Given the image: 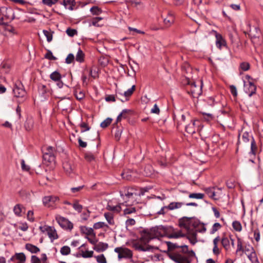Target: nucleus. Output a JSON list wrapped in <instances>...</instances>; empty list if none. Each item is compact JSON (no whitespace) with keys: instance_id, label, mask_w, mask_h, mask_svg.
Returning <instances> with one entry per match:
<instances>
[{"instance_id":"nucleus-48","label":"nucleus","mask_w":263,"mask_h":263,"mask_svg":"<svg viewBox=\"0 0 263 263\" xmlns=\"http://www.w3.org/2000/svg\"><path fill=\"white\" fill-rule=\"evenodd\" d=\"M240 68L243 71H247L250 68V64L248 62H242L240 65Z\"/></svg>"},{"instance_id":"nucleus-10","label":"nucleus","mask_w":263,"mask_h":263,"mask_svg":"<svg viewBox=\"0 0 263 263\" xmlns=\"http://www.w3.org/2000/svg\"><path fill=\"white\" fill-rule=\"evenodd\" d=\"M13 92L15 97L20 98H23L26 94L23 85L20 82L15 83L13 89Z\"/></svg>"},{"instance_id":"nucleus-17","label":"nucleus","mask_w":263,"mask_h":263,"mask_svg":"<svg viewBox=\"0 0 263 263\" xmlns=\"http://www.w3.org/2000/svg\"><path fill=\"white\" fill-rule=\"evenodd\" d=\"M197 123H199L198 121H194L191 122L185 127V130L187 133L190 134H193L196 132V129H198Z\"/></svg>"},{"instance_id":"nucleus-57","label":"nucleus","mask_w":263,"mask_h":263,"mask_svg":"<svg viewBox=\"0 0 263 263\" xmlns=\"http://www.w3.org/2000/svg\"><path fill=\"white\" fill-rule=\"evenodd\" d=\"M43 3L49 6H51L52 5L55 4L58 0H42Z\"/></svg>"},{"instance_id":"nucleus-36","label":"nucleus","mask_w":263,"mask_h":263,"mask_svg":"<svg viewBox=\"0 0 263 263\" xmlns=\"http://www.w3.org/2000/svg\"><path fill=\"white\" fill-rule=\"evenodd\" d=\"M60 252L63 255H67L70 253V249L68 246H65L61 248Z\"/></svg>"},{"instance_id":"nucleus-63","label":"nucleus","mask_w":263,"mask_h":263,"mask_svg":"<svg viewBox=\"0 0 263 263\" xmlns=\"http://www.w3.org/2000/svg\"><path fill=\"white\" fill-rule=\"evenodd\" d=\"M135 220L133 218L128 219L126 221V224L127 226H134L135 224Z\"/></svg>"},{"instance_id":"nucleus-31","label":"nucleus","mask_w":263,"mask_h":263,"mask_svg":"<svg viewBox=\"0 0 263 263\" xmlns=\"http://www.w3.org/2000/svg\"><path fill=\"white\" fill-rule=\"evenodd\" d=\"M247 256L252 263H259L255 251L249 253V254H248Z\"/></svg>"},{"instance_id":"nucleus-60","label":"nucleus","mask_w":263,"mask_h":263,"mask_svg":"<svg viewBox=\"0 0 263 263\" xmlns=\"http://www.w3.org/2000/svg\"><path fill=\"white\" fill-rule=\"evenodd\" d=\"M21 167L23 171H28L30 169L29 166L25 164L24 160H21Z\"/></svg>"},{"instance_id":"nucleus-26","label":"nucleus","mask_w":263,"mask_h":263,"mask_svg":"<svg viewBox=\"0 0 263 263\" xmlns=\"http://www.w3.org/2000/svg\"><path fill=\"white\" fill-rule=\"evenodd\" d=\"M25 248L32 253H36L40 251V249L38 247L30 243H27Z\"/></svg>"},{"instance_id":"nucleus-28","label":"nucleus","mask_w":263,"mask_h":263,"mask_svg":"<svg viewBox=\"0 0 263 263\" xmlns=\"http://www.w3.org/2000/svg\"><path fill=\"white\" fill-rule=\"evenodd\" d=\"M187 233H188V236H187L188 239H189V240L192 244L194 245L197 242V240H196L197 233H196V232L193 230L192 231H190V232H187Z\"/></svg>"},{"instance_id":"nucleus-18","label":"nucleus","mask_w":263,"mask_h":263,"mask_svg":"<svg viewBox=\"0 0 263 263\" xmlns=\"http://www.w3.org/2000/svg\"><path fill=\"white\" fill-rule=\"evenodd\" d=\"M63 168L67 174L70 175L74 172V166L71 162L65 161L63 164Z\"/></svg>"},{"instance_id":"nucleus-39","label":"nucleus","mask_w":263,"mask_h":263,"mask_svg":"<svg viewBox=\"0 0 263 263\" xmlns=\"http://www.w3.org/2000/svg\"><path fill=\"white\" fill-rule=\"evenodd\" d=\"M90 12L93 15H99L101 13L102 10L97 6H94L90 8Z\"/></svg>"},{"instance_id":"nucleus-14","label":"nucleus","mask_w":263,"mask_h":263,"mask_svg":"<svg viewBox=\"0 0 263 263\" xmlns=\"http://www.w3.org/2000/svg\"><path fill=\"white\" fill-rule=\"evenodd\" d=\"M244 90L245 92L250 97L255 93L256 87L252 82H249L246 83L244 82Z\"/></svg>"},{"instance_id":"nucleus-6","label":"nucleus","mask_w":263,"mask_h":263,"mask_svg":"<svg viewBox=\"0 0 263 263\" xmlns=\"http://www.w3.org/2000/svg\"><path fill=\"white\" fill-rule=\"evenodd\" d=\"M115 252L118 253V258L119 260L123 258H132L133 257L132 251L125 247H117L114 250Z\"/></svg>"},{"instance_id":"nucleus-62","label":"nucleus","mask_w":263,"mask_h":263,"mask_svg":"<svg viewBox=\"0 0 263 263\" xmlns=\"http://www.w3.org/2000/svg\"><path fill=\"white\" fill-rule=\"evenodd\" d=\"M45 57L51 60H55L56 59V58L53 55L52 53L50 51H48L47 52Z\"/></svg>"},{"instance_id":"nucleus-11","label":"nucleus","mask_w":263,"mask_h":263,"mask_svg":"<svg viewBox=\"0 0 263 263\" xmlns=\"http://www.w3.org/2000/svg\"><path fill=\"white\" fill-rule=\"evenodd\" d=\"M190 92L192 96L194 98L198 97L202 93V83L198 82V84L196 82H192L191 83Z\"/></svg>"},{"instance_id":"nucleus-2","label":"nucleus","mask_w":263,"mask_h":263,"mask_svg":"<svg viewBox=\"0 0 263 263\" xmlns=\"http://www.w3.org/2000/svg\"><path fill=\"white\" fill-rule=\"evenodd\" d=\"M121 199L120 200V204L122 206L133 205L135 202V197L138 194L133 188L124 187L120 191Z\"/></svg>"},{"instance_id":"nucleus-30","label":"nucleus","mask_w":263,"mask_h":263,"mask_svg":"<svg viewBox=\"0 0 263 263\" xmlns=\"http://www.w3.org/2000/svg\"><path fill=\"white\" fill-rule=\"evenodd\" d=\"M126 208L123 210V214L126 216L128 214L135 213L136 212L135 207L132 206V205L126 206Z\"/></svg>"},{"instance_id":"nucleus-32","label":"nucleus","mask_w":263,"mask_h":263,"mask_svg":"<svg viewBox=\"0 0 263 263\" xmlns=\"http://www.w3.org/2000/svg\"><path fill=\"white\" fill-rule=\"evenodd\" d=\"M84 53L82 50L79 49L76 57V60L80 63L84 61Z\"/></svg>"},{"instance_id":"nucleus-1","label":"nucleus","mask_w":263,"mask_h":263,"mask_svg":"<svg viewBox=\"0 0 263 263\" xmlns=\"http://www.w3.org/2000/svg\"><path fill=\"white\" fill-rule=\"evenodd\" d=\"M166 227L162 226L153 227L151 229L144 230L141 232V237L138 243L135 244L137 250L141 251L150 250L151 247L147 245L150 240L153 239L164 237L166 235Z\"/></svg>"},{"instance_id":"nucleus-23","label":"nucleus","mask_w":263,"mask_h":263,"mask_svg":"<svg viewBox=\"0 0 263 263\" xmlns=\"http://www.w3.org/2000/svg\"><path fill=\"white\" fill-rule=\"evenodd\" d=\"M14 214L17 216H22V213L24 212V208L21 204H16L13 208Z\"/></svg>"},{"instance_id":"nucleus-64","label":"nucleus","mask_w":263,"mask_h":263,"mask_svg":"<svg viewBox=\"0 0 263 263\" xmlns=\"http://www.w3.org/2000/svg\"><path fill=\"white\" fill-rule=\"evenodd\" d=\"M31 263H41V260L37 256L33 255L31 257Z\"/></svg>"},{"instance_id":"nucleus-56","label":"nucleus","mask_w":263,"mask_h":263,"mask_svg":"<svg viewBox=\"0 0 263 263\" xmlns=\"http://www.w3.org/2000/svg\"><path fill=\"white\" fill-rule=\"evenodd\" d=\"M85 158L88 161H91L95 159L94 156L91 153H86L85 154Z\"/></svg>"},{"instance_id":"nucleus-54","label":"nucleus","mask_w":263,"mask_h":263,"mask_svg":"<svg viewBox=\"0 0 263 263\" xmlns=\"http://www.w3.org/2000/svg\"><path fill=\"white\" fill-rule=\"evenodd\" d=\"M256 150V145L254 140L253 139L251 141V153L253 155L255 154Z\"/></svg>"},{"instance_id":"nucleus-7","label":"nucleus","mask_w":263,"mask_h":263,"mask_svg":"<svg viewBox=\"0 0 263 263\" xmlns=\"http://www.w3.org/2000/svg\"><path fill=\"white\" fill-rule=\"evenodd\" d=\"M55 220L61 228L71 231L73 229V224L68 219L60 215L55 216Z\"/></svg>"},{"instance_id":"nucleus-50","label":"nucleus","mask_w":263,"mask_h":263,"mask_svg":"<svg viewBox=\"0 0 263 263\" xmlns=\"http://www.w3.org/2000/svg\"><path fill=\"white\" fill-rule=\"evenodd\" d=\"M66 32L68 36L72 37L75 34H77V31L75 29H71V28H69L67 29Z\"/></svg>"},{"instance_id":"nucleus-20","label":"nucleus","mask_w":263,"mask_h":263,"mask_svg":"<svg viewBox=\"0 0 263 263\" xmlns=\"http://www.w3.org/2000/svg\"><path fill=\"white\" fill-rule=\"evenodd\" d=\"M108 248V245L104 242H99L93 247V250L97 252H100L105 251Z\"/></svg>"},{"instance_id":"nucleus-41","label":"nucleus","mask_w":263,"mask_h":263,"mask_svg":"<svg viewBox=\"0 0 263 263\" xmlns=\"http://www.w3.org/2000/svg\"><path fill=\"white\" fill-rule=\"evenodd\" d=\"M189 197L190 198L202 199L204 197V194L202 193H191Z\"/></svg>"},{"instance_id":"nucleus-44","label":"nucleus","mask_w":263,"mask_h":263,"mask_svg":"<svg viewBox=\"0 0 263 263\" xmlns=\"http://www.w3.org/2000/svg\"><path fill=\"white\" fill-rule=\"evenodd\" d=\"M241 140L244 143H247L249 141V133L245 132L242 133Z\"/></svg>"},{"instance_id":"nucleus-55","label":"nucleus","mask_w":263,"mask_h":263,"mask_svg":"<svg viewBox=\"0 0 263 263\" xmlns=\"http://www.w3.org/2000/svg\"><path fill=\"white\" fill-rule=\"evenodd\" d=\"M27 218V219L31 222H33L34 221V218L33 217V212L32 211L30 210L28 212Z\"/></svg>"},{"instance_id":"nucleus-5","label":"nucleus","mask_w":263,"mask_h":263,"mask_svg":"<svg viewBox=\"0 0 263 263\" xmlns=\"http://www.w3.org/2000/svg\"><path fill=\"white\" fill-rule=\"evenodd\" d=\"M39 229L42 233L47 234L51 242L58 238L57 231L53 227L44 226L40 227Z\"/></svg>"},{"instance_id":"nucleus-12","label":"nucleus","mask_w":263,"mask_h":263,"mask_svg":"<svg viewBox=\"0 0 263 263\" xmlns=\"http://www.w3.org/2000/svg\"><path fill=\"white\" fill-rule=\"evenodd\" d=\"M184 235L182 233L181 231L178 230L176 231L172 227H166V235L169 238H178L181 237H183Z\"/></svg>"},{"instance_id":"nucleus-21","label":"nucleus","mask_w":263,"mask_h":263,"mask_svg":"<svg viewBox=\"0 0 263 263\" xmlns=\"http://www.w3.org/2000/svg\"><path fill=\"white\" fill-rule=\"evenodd\" d=\"M184 204V203L181 202H172L167 206V208L170 210H174L181 208Z\"/></svg>"},{"instance_id":"nucleus-3","label":"nucleus","mask_w":263,"mask_h":263,"mask_svg":"<svg viewBox=\"0 0 263 263\" xmlns=\"http://www.w3.org/2000/svg\"><path fill=\"white\" fill-rule=\"evenodd\" d=\"M198 223L199 221L193 217H184L179 221V226L184 228L187 232L192 231L198 226Z\"/></svg>"},{"instance_id":"nucleus-13","label":"nucleus","mask_w":263,"mask_h":263,"mask_svg":"<svg viewBox=\"0 0 263 263\" xmlns=\"http://www.w3.org/2000/svg\"><path fill=\"white\" fill-rule=\"evenodd\" d=\"M59 200L57 196H48L43 198V204L47 207H54V204Z\"/></svg>"},{"instance_id":"nucleus-35","label":"nucleus","mask_w":263,"mask_h":263,"mask_svg":"<svg viewBox=\"0 0 263 263\" xmlns=\"http://www.w3.org/2000/svg\"><path fill=\"white\" fill-rule=\"evenodd\" d=\"M221 225L218 222L215 223L211 230L210 233L213 234L221 228Z\"/></svg>"},{"instance_id":"nucleus-29","label":"nucleus","mask_w":263,"mask_h":263,"mask_svg":"<svg viewBox=\"0 0 263 263\" xmlns=\"http://www.w3.org/2000/svg\"><path fill=\"white\" fill-rule=\"evenodd\" d=\"M104 217L110 225H114L115 223L114 219V215L110 212H107L104 213Z\"/></svg>"},{"instance_id":"nucleus-27","label":"nucleus","mask_w":263,"mask_h":263,"mask_svg":"<svg viewBox=\"0 0 263 263\" xmlns=\"http://www.w3.org/2000/svg\"><path fill=\"white\" fill-rule=\"evenodd\" d=\"M80 230L81 233L87 235H93V230L91 228H88L86 226H82L80 228Z\"/></svg>"},{"instance_id":"nucleus-59","label":"nucleus","mask_w":263,"mask_h":263,"mask_svg":"<svg viewBox=\"0 0 263 263\" xmlns=\"http://www.w3.org/2000/svg\"><path fill=\"white\" fill-rule=\"evenodd\" d=\"M151 113L156 114L158 115L160 112V109L156 104H155L153 107L151 109Z\"/></svg>"},{"instance_id":"nucleus-49","label":"nucleus","mask_w":263,"mask_h":263,"mask_svg":"<svg viewBox=\"0 0 263 263\" xmlns=\"http://www.w3.org/2000/svg\"><path fill=\"white\" fill-rule=\"evenodd\" d=\"M254 251L255 250L253 247L250 246H245L243 249V253H245L246 255H247L248 254H249V253Z\"/></svg>"},{"instance_id":"nucleus-37","label":"nucleus","mask_w":263,"mask_h":263,"mask_svg":"<svg viewBox=\"0 0 263 263\" xmlns=\"http://www.w3.org/2000/svg\"><path fill=\"white\" fill-rule=\"evenodd\" d=\"M74 96L77 99L79 100L83 99L85 97L84 93L82 91L80 90L79 91L77 90H75Z\"/></svg>"},{"instance_id":"nucleus-34","label":"nucleus","mask_w":263,"mask_h":263,"mask_svg":"<svg viewBox=\"0 0 263 263\" xmlns=\"http://www.w3.org/2000/svg\"><path fill=\"white\" fill-rule=\"evenodd\" d=\"M232 227L233 229L238 232H240L242 230V226L240 222L238 221H234L232 223Z\"/></svg>"},{"instance_id":"nucleus-16","label":"nucleus","mask_w":263,"mask_h":263,"mask_svg":"<svg viewBox=\"0 0 263 263\" xmlns=\"http://www.w3.org/2000/svg\"><path fill=\"white\" fill-rule=\"evenodd\" d=\"M230 239L231 235H224L221 239V245L226 251L231 250Z\"/></svg>"},{"instance_id":"nucleus-4","label":"nucleus","mask_w":263,"mask_h":263,"mask_svg":"<svg viewBox=\"0 0 263 263\" xmlns=\"http://www.w3.org/2000/svg\"><path fill=\"white\" fill-rule=\"evenodd\" d=\"M14 17V13L11 8L5 7L0 8V25L7 23Z\"/></svg>"},{"instance_id":"nucleus-24","label":"nucleus","mask_w":263,"mask_h":263,"mask_svg":"<svg viewBox=\"0 0 263 263\" xmlns=\"http://www.w3.org/2000/svg\"><path fill=\"white\" fill-rule=\"evenodd\" d=\"M43 159L45 161L52 162L54 161V156L51 153H45L43 154Z\"/></svg>"},{"instance_id":"nucleus-38","label":"nucleus","mask_w":263,"mask_h":263,"mask_svg":"<svg viewBox=\"0 0 263 263\" xmlns=\"http://www.w3.org/2000/svg\"><path fill=\"white\" fill-rule=\"evenodd\" d=\"M98 263H107L106 258L103 254L95 256Z\"/></svg>"},{"instance_id":"nucleus-53","label":"nucleus","mask_w":263,"mask_h":263,"mask_svg":"<svg viewBox=\"0 0 263 263\" xmlns=\"http://www.w3.org/2000/svg\"><path fill=\"white\" fill-rule=\"evenodd\" d=\"M214 191V188L209 187V188H206L205 189V193L211 198H212V197H213Z\"/></svg>"},{"instance_id":"nucleus-9","label":"nucleus","mask_w":263,"mask_h":263,"mask_svg":"<svg viewBox=\"0 0 263 263\" xmlns=\"http://www.w3.org/2000/svg\"><path fill=\"white\" fill-rule=\"evenodd\" d=\"M136 88L135 85H133L132 87L128 89L127 91H125L123 93L121 92H116V98L120 100L121 102H124L127 101L129 98L132 95Z\"/></svg>"},{"instance_id":"nucleus-51","label":"nucleus","mask_w":263,"mask_h":263,"mask_svg":"<svg viewBox=\"0 0 263 263\" xmlns=\"http://www.w3.org/2000/svg\"><path fill=\"white\" fill-rule=\"evenodd\" d=\"M218 190L219 191V192L214 191L213 197H212V198L214 200H218L221 197V189L220 188H218Z\"/></svg>"},{"instance_id":"nucleus-15","label":"nucleus","mask_w":263,"mask_h":263,"mask_svg":"<svg viewBox=\"0 0 263 263\" xmlns=\"http://www.w3.org/2000/svg\"><path fill=\"white\" fill-rule=\"evenodd\" d=\"M212 32L215 36L216 45L217 48L221 49L222 46H226V42L220 34L217 33L215 30H212Z\"/></svg>"},{"instance_id":"nucleus-22","label":"nucleus","mask_w":263,"mask_h":263,"mask_svg":"<svg viewBox=\"0 0 263 263\" xmlns=\"http://www.w3.org/2000/svg\"><path fill=\"white\" fill-rule=\"evenodd\" d=\"M15 259L18 260L17 263H24L26 260V256L23 253H16L11 258V260H14Z\"/></svg>"},{"instance_id":"nucleus-61","label":"nucleus","mask_w":263,"mask_h":263,"mask_svg":"<svg viewBox=\"0 0 263 263\" xmlns=\"http://www.w3.org/2000/svg\"><path fill=\"white\" fill-rule=\"evenodd\" d=\"M93 235L92 237H86V238L90 242V243H91L92 245H95V246L97 242V240L95 237V234H93V235Z\"/></svg>"},{"instance_id":"nucleus-58","label":"nucleus","mask_w":263,"mask_h":263,"mask_svg":"<svg viewBox=\"0 0 263 263\" xmlns=\"http://www.w3.org/2000/svg\"><path fill=\"white\" fill-rule=\"evenodd\" d=\"M73 208L77 211L80 212L82 209V206L78 202H75L72 204Z\"/></svg>"},{"instance_id":"nucleus-47","label":"nucleus","mask_w":263,"mask_h":263,"mask_svg":"<svg viewBox=\"0 0 263 263\" xmlns=\"http://www.w3.org/2000/svg\"><path fill=\"white\" fill-rule=\"evenodd\" d=\"M93 252L92 251H86L82 252V256L84 258H89L93 256Z\"/></svg>"},{"instance_id":"nucleus-45","label":"nucleus","mask_w":263,"mask_h":263,"mask_svg":"<svg viewBox=\"0 0 263 263\" xmlns=\"http://www.w3.org/2000/svg\"><path fill=\"white\" fill-rule=\"evenodd\" d=\"M89 216L90 212L88 210H85L81 214V218L83 220H86Z\"/></svg>"},{"instance_id":"nucleus-46","label":"nucleus","mask_w":263,"mask_h":263,"mask_svg":"<svg viewBox=\"0 0 263 263\" xmlns=\"http://www.w3.org/2000/svg\"><path fill=\"white\" fill-rule=\"evenodd\" d=\"M107 224L104 222H96L93 224V228L95 229H99L104 227H107Z\"/></svg>"},{"instance_id":"nucleus-25","label":"nucleus","mask_w":263,"mask_h":263,"mask_svg":"<svg viewBox=\"0 0 263 263\" xmlns=\"http://www.w3.org/2000/svg\"><path fill=\"white\" fill-rule=\"evenodd\" d=\"M122 205L120 204V202L119 203V204L116 206L111 205H108L106 207V209L110 211H112L115 213H119L122 210Z\"/></svg>"},{"instance_id":"nucleus-33","label":"nucleus","mask_w":263,"mask_h":263,"mask_svg":"<svg viewBox=\"0 0 263 263\" xmlns=\"http://www.w3.org/2000/svg\"><path fill=\"white\" fill-rule=\"evenodd\" d=\"M50 78L54 81H59L61 79V76L58 71H54L50 75Z\"/></svg>"},{"instance_id":"nucleus-40","label":"nucleus","mask_w":263,"mask_h":263,"mask_svg":"<svg viewBox=\"0 0 263 263\" xmlns=\"http://www.w3.org/2000/svg\"><path fill=\"white\" fill-rule=\"evenodd\" d=\"M112 121V119L110 118H107L105 120H104L102 122H101L100 126L102 128H106L107 127Z\"/></svg>"},{"instance_id":"nucleus-19","label":"nucleus","mask_w":263,"mask_h":263,"mask_svg":"<svg viewBox=\"0 0 263 263\" xmlns=\"http://www.w3.org/2000/svg\"><path fill=\"white\" fill-rule=\"evenodd\" d=\"M175 21V17L172 12H169L166 17L163 18V23L164 25L167 27L171 26Z\"/></svg>"},{"instance_id":"nucleus-42","label":"nucleus","mask_w":263,"mask_h":263,"mask_svg":"<svg viewBox=\"0 0 263 263\" xmlns=\"http://www.w3.org/2000/svg\"><path fill=\"white\" fill-rule=\"evenodd\" d=\"M43 33L47 38L48 42H50L52 40V34L50 31L47 30H43Z\"/></svg>"},{"instance_id":"nucleus-43","label":"nucleus","mask_w":263,"mask_h":263,"mask_svg":"<svg viewBox=\"0 0 263 263\" xmlns=\"http://www.w3.org/2000/svg\"><path fill=\"white\" fill-rule=\"evenodd\" d=\"M128 110L127 109H124L120 113V114L118 116L117 119V122H119L121 120L122 118H126V114L128 112Z\"/></svg>"},{"instance_id":"nucleus-8","label":"nucleus","mask_w":263,"mask_h":263,"mask_svg":"<svg viewBox=\"0 0 263 263\" xmlns=\"http://www.w3.org/2000/svg\"><path fill=\"white\" fill-rule=\"evenodd\" d=\"M169 258L176 263H190L188 258L178 252L168 253Z\"/></svg>"},{"instance_id":"nucleus-52","label":"nucleus","mask_w":263,"mask_h":263,"mask_svg":"<svg viewBox=\"0 0 263 263\" xmlns=\"http://www.w3.org/2000/svg\"><path fill=\"white\" fill-rule=\"evenodd\" d=\"M74 55L72 53H69L66 58V63L67 64H70L74 61Z\"/></svg>"}]
</instances>
